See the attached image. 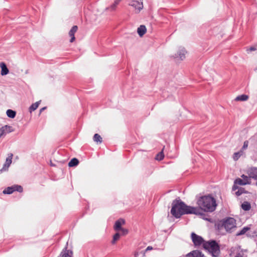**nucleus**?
Returning <instances> with one entry per match:
<instances>
[{
  "label": "nucleus",
  "instance_id": "f257e3e1",
  "mask_svg": "<svg viewBox=\"0 0 257 257\" xmlns=\"http://www.w3.org/2000/svg\"><path fill=\"white\" fill-rule=\"evenodd\" d=\"M171 213L176 218H179L182 215L185 214H200L197 207L188 206L182 201L179 200H176L173 202Z\"/></svg>",
  "mask_w": 257,
  "mask_h": 257
},
{
  "label": "nucleus",
  "instance_id": "f03ea898",
  "mask_svg": "<svg viewBox=\"0 0 257 257\" xmlns=\"http://www.w3.org/2000/svg\"><path fill=\"white\" fill-rule=\"evenodd\" d=\"M197 204L200 209L205 212H212L216 206L215 199L210 195L203 196L197 200Z\"/></svg>",
  "mask_w": 257,
  "mask_h": 257
},
{
  "label": "nucleus",
  "instance_id": "7ed1b4c3",
  "mask_svg": "<svg viewBox=\"0 0 257 257\" xmlns=\"http://www.w3.org/2000/svg\"><path fill=\"white\" fill-rule=\"evenodd\" d=\"M236 221L231 217L220 221L217 224L218 229L220 230L223 228L227 232H232L236 228Z\"/></svg>",
  "mask_w": 257,
  "mask_h": 257
},
{
  "label": "nucleus",
  "instance_id": "20e7f679",
  "mask_svg": "<svg viewBox=\"0 0 257 257\" xmlns=\"http://www.w3.org/2000/svg\"><path fill=\"white\" fill-rule=\"evenodd\" d=\"M203 247L210 252L214 257H218L220 248L218 243L214 240L207 241L203 243Z\"/></svg>",
  "mask_w": 257,
  "mask_h": 257
},
{
  "label": "nucleus",
  "instance_id": "39448f33",
  "mask_svg": "<svg viewBox=\"0 0 257 257\" xmlns=\"http://www.w3.org/2000/svg\"><path fill=\"white\" fill-rule=\"evenodd\" d=\"M241 178H237L234 181V184L239 185H245L246 184H251V177H250L248 175L246 176L244 175H241Z\"/></svg>",
  "mask_w": 257,
  "mask_h": 257
},
{
  "label": "nucleus",
  "instance_id": "423d86ee",
  "mask_svg": "<svg viewBox=\"0 0 257 257\" xmlns=\"http://www.w3.org/2000/svg\"><path fill=\"white\" fill-rule=\"evenodd\" d=\"M15 191L19 192H22L23 191V188L21 185H15L6 188L3 192L5 194H11Z\"/></svg>",
  "mask_w": 257,
  "mask_h": 257
},
{
  "label": "nucleus",
  "instance_id": "0eeeda50",
  "mask_svg": "<svg viewBox=\"0 0 257 257\" xmlns=\"http://www.w3.org/2000/svg\"><path fill=\"white\" fill-rule=\"evenodd\" d=\"M191 238L195 246H200L201 244L203 245V243H205L201 236L197 235L194 232L191 234Z\"/></svg>",
  "mask_w": 257,
  "mask_h": 257
},
{
  "label": "nucleus",
  "instance_id": "6e6552de",
  "mask_svg": "<svg viewBox=\"0 0 257 257\" xmlns=\"http://www.w3.org/2000/svg\"><path fill=\"white\" fill-rule=\"evenodd\" d=\"M129 5L134 7L137 13L143 9L142 0H132Z\"/></svg>",
  "mask_w": 257,
  "mask_h": 257
},
{
  "label": "nucleus",
  "instance_id": "1a4fd4ad",
  "mask_svg": "<svg viewBox=\"0 0 257 257\" xmlns=\"http://www.w3.org/2000/svg\"><path fill=\"white\" fill-rule=\"evenodd\" d=\"M13 154L10 153L8 154V157L7 158L6 162L4 164L3 168L0 170V172L7 171L12 162V159Z\"/></svg>",
  "mask_w": 257,
  "mask_h": 257
},
{
  "label": "nucleus",
  "instance_id": "9d476101",
  "mask_svg": "<svg viewBox=\"0 0 257 257\" xmlns=\"http://www.w3.org/2000/svg\"><path fill=\"white\" fill-rule=\"evenodd\" d=\"M14 131V129L12 126L5 125L0 128V138Z\"/></svg>",
  "mask_w": 257,
  "mask_h": 257
},
{
  "label": "nucleus",
  "instance_id": "9b49d317",
  "mask_svg": "<svg viewBox=\"0 0 257 257\" xmlns=\"http://www.w3.org/2000/svg\"><path fill=\"white\" fill-rule=\"evenodd\" d=\"M78 30V27L77 26H74L72 27L71 29L69 31L68 35L71 38L70 39V42L73 43L75 40V34Z\"/></svg>",
  "mask_w": 257,
  "mask_h": 257
},
{
  "label": "nucleus",
  "instance_id": "f8f14e48",
  "mask_svg": "<svg viewBox=\"0 0 257 257\" xmlns=\"http://www.w3.org/2000/svg\"><path fill=\"white\" fill-rule=\"evenodd\" d=\"M247 175L254 180L257 179V168H250L247 171Z\"/></svg>",
  "mask_w": 257,
  "mask_h": 257
},
{
  "label": "nucleus",
  "instance_id": "ddd939ff",
  "mask_svg": "<svg viewBox=\"0 0 257 257\" xmlns=\"http://www.w3.org/2000/svg\"><path fill=\"white\" fill-rule=\"evenodd\" d=\"M125 221L123 219H119L117 220L114 224V229L115 231L119 230L121 228V225L124 224Z\"/></svg>",
  "mask_w": 257,
  "mask_h": 257
},
{
  "label": "nucleus",
  "instance_id": "4468645a",
  "mask_svg": "<svg viewBox=\"0 0 257 257\" xmlns=\"http://www.w3.org/2000/svg\"><path fill=\"white\" fill-rule=\"evenodd\" d=\"M73 252L71 250H68L66 248L63 249L60 255V257H72Z\"/></svg>",
  "mask_w": 257,
  "mask_h": 257
},
{
  "label": "nucleus",
  "instance_id": "2eb2a0df",
  "mask_svg": "<svg viewBox=\"0 0 257 257\" xmlns=\"http://www.w3.org/2000/svg\"><path fill=\"white\" fill-rule=\"evenodd\" d=\"M0 67L2 69L1 73L2 75H3V76L6 75L9 73V70L5 63H4V62L1 63Z\"/></svg>",
  "mask_w": 257,
  "mask_h": 257
},
{
  "label": "nucleus",
  "instance_id": "dca6fc26",
  "mask_svg": "<svg viewBox=\"0 0 257 257\" xmlns=\"http://www.w3.org/2000/svg\"><path fill=\"white\" fill-rule=\"evenodd\" d=\"M146 31L147 29L144 25L140 26L137 30L138 33L140 37H142L146 33Z\"/></svg>",
  "mask_w": 257,
  "mask_h": 257
},
{
  "label": "nucleus",
  "instance_id": "f3484780",
  "mask_svg": "<svg viewBox=\"0 0 257 257\" xmlns=\"http://www.w3.org/2000/svg\"><path fill=\"white\" fill-rule=\"evenodd\" d=\"M164 149H165V146L163 147L162 151L156 156L155 159L156 160L161 161L164 159V154L163 153V151H164Z\"/></svg>",
  "mask_w": 257,
  "mask_h": 257
},
{
  "label": "nucleus",
  "instance_id": "a211bd4d",
  "mask_svg": "<svg viewBox=\"0 0 257 257\" xmlns=\"http://www.w3.org/2000/svg\"><path fill=\"white\" fill-rule=\"evenodd\" d=\"M79 163V161L76 158H73L68 163V166L70 167L77 166Z\"/></svg>",
  "mask_w": 257,
  "mask_h": 257
},
{
  "label": "nucleus",
  "instance_id": "6ab92c4d",
  "mask_svg": "<svg viewBox=\"0 0 257 257\" xmlns=\"http://www.w3.org/2000/svg\"><path fill=\"white\" fill-rule=\"evenodd\" d=\"M41 101H37L34 103H33L29 108L30 112L35 110L39 106Z\"/></svg>",
  "mask_w": 257,
  "mask_h": 257
},
{
  "label": "nucleus",
  "instance_id": "aec40b11",
  "mask_svg": "<svg viewBox=\"0 0 257 257\" xmlns=\"http://www.w3.org/2000/svg\"><path fill=\"white\" fill-rule=\"evenodd\" d=\"M248 96L245 94H242L236 97L235 99L236 101H246L248 99Z\"/></svg>",
  "mask_w": 257,
  "mask_h": 257
},
{
  "label": "nucleus",
  "instance_id": "412c9836",
  "mask_svg": "<svg viewBox=\"0 0 257 257\" xmlns=\"http://www.w3.org/2000/svg\"><path fill=\"white\" fill-rule=\"evenodd\" d=\"M7 115L8 117L13 118L16 116V112L12 109H8L6 112Z\"/></svg>",
  "mask_w": 257,
  "mask_h": 257
},
{
  "label": "nucleus",
  "instance_id": "4be33fe9",
  "mask_svg": "<svg viewBox=\"0 0 257 257\" xmlns=\"http://www.w3.org/2000/svg\"><path fill=\"white\" fill-rule=\"evenodd\" d=\"M93 141L97 143H101L102 139L99 135L95 134L93 136Z\"/></svg>",
  "mask_w": 257,
  "mask_h": 257
},
{
  "label": "nucleus",
  "instance_id": "5701e85b",
  "mask_svg": "<svg viewBox=\"0 0 257 257\" xmlns=\"http://www.w3.org/2000/svg\"><path fill=\"white\" fill-rule=\"evenodd\" d=\"M192 254L193 257H206L201 252L197 250L192 251Z\"/></svg>",
  "mask_w": 257,
  "mask_h": 257
},
{
  "label": "nucleus",
  "instance_id": "b1692460",
  "mask_svg": "<svg viewBox=\"0 0 257 257\" xmlns=\"http://www.w3.org/2000/svg\"><path fill=\"white\" fill-rule=\"evenodd\" d=\"M241 207L242 209H243L244 210L248 211L250 209L251 206L249 203L247 202H244L242 204Z\"/></svg>",
  "mask_w": 257,
  "mask_h": 257
},
{
  "label": "nucleus",
  "instance_id": "393cba45",
  "mask_svg": "<svg viewBox=\"0 0 257 257\" xmlns=\"http://www.w3.org/2000/svg\"><path fill=\"white\" fill-rule=\"evenodd\" d=\"M186 53V51L183 49L179 51V52H178V55L181 60H183L185 58Z\"/></svg>",
  "mask_w": 257,
  "mask_h": 257
},
{
  "label": "nucleus",
  "instance_id": "a878e982",
  "mask_svg": "<svg viewBox=\"0 0 257 257\" xmlns=\"http://www.w3.org/2000/svg\"><path fill=\"white\" fill-rule=\"evenodd\" d=\"M120 234L117 232L113 236V239L111 241V243L113 244H114L116 242V241H117L118 240H119V238H120Z\"/></svg>",
  "mask_w": 257,
  "mask_h": 257
},
{
  "label": "nucleus",
  "instance_id": "bb28decb",
  "mask_svg": "<svg viewBox=\"0 0 257 257\" xmlns=\"http://www.w3.org/2000/svg\"><path fill=\"white\" fill-rule=\"evenodd\" d=\"M250 229V227L246 226L243 227L241 231L239 232H238L236 235H241L242 234H244L245 233H246L248 230Z\"/></svg>",
  "mask_w": 257,
  "mask_h": 257
},
{
  "label": "nucleus",
  "instance_id": "cd10ccee",
  "mask_svg": "<svg viewBox=\"0 0 257 257\" xmlns=\"http://www.w3.org/2000/svg\"><path fill=\"white\" fill-rule=\"evenodd\" d=\"M121 0H115L114 3L108 8L111 11L114 10Z\"/></svg>",
  "mask_w": 257,
  "mask_h": 257
},
{
  "label": "nucleus",
  "instance_id": "c85d7f7f",
  "mask_svg": "<svg viewBox=\"0 0 257 257\" xmlns=\"http://www.w3.org/2000/svg\"><path fill=\"white\" fill-rule=\"evenodd\" d=\"M242 154V152L240 151L239 152L235 153L233 155V159L234 160H237L238 158L241 156Z\"/></svg>",
  "mask_w": 257,
  "mask_h": 257
},
{
  "label": "nucleus",
  "instance_id": "c756f323",
  "mask_svg": "<svg viewBox=\"0 0 257 257\" xmlns=\"http://www.w3.org/2000/svg\"><path fill=\"white\" fill-rule=\"evenodd\" d=\"M119 230L121 231V234L122 235H125L127 234L128 232V230L127 229L123 228H121Z\"/></svg>",
  "mask_w": 257,
  "mask_h": 257
},
{
  "label": "nucleus",
  "instance_id": "7c9ffc66",
  "mask_svg": "<svg viewBox=\"0 0 257 257\" xmlns=\"http://www.w3.org/2000/svg\"><path fill=\"white\" fill-rule=\"evenodd\" d=\"M248 142L247 141H245L243 143V146L242 148V150L246 149L248 147Z\"/></svg>",
  "mask_w": 257,
  "mask_h": 257
},
{
  "label": "nucleus",
  "instance_id": "2f4dec72",
  "mask_svg": "<svg viewBox=\"0 0 257 257\" xmlns=\"http://www.w3.org/2000/svg\"><path fill=\"white\" fill-rule=\"evenodd\" d=\"M152 249H153V247L152 246H148L144 252L143 256H145L146 252H147V251H149V250H152Z\"/></svg>",
  "mask_w": 257,
  "mask_h": 257
},
{
  "label": "nucleus",
  "instance_id": "473e14b6",
  "mask_svg": "<svg viewBox=\"0 0 257 257\" xmlns=\"http://www.w3.org/2000/svg\"><path fill=\"white\" fill-rule=\"evenodd\" d=\"M235 257H243V253L242 252H239L236 254Z\"/></svg>",
  "mask_w": 257,
  "mask_h": 257
},
{
  "label": "nucleus",
  "instance_id": "72a5a7b5",
  "mask_svg": "<svg viewBox=\"0 0 257 257\" xmlns=\"http://www.w3.org/2000/svg\"><path fill=\"white\" fill-rule=\"evenodd\" d=\"M256 50V48L254 47H250L248 49H247V51H252Z\"/></svg>",
  "mask_w": 257,
  "mask_h": 257
},
{
  "label": "nucleus",
  "instance_id": "f704fd0d",
  "mask_svg": "<svg viewBox=\"0 0 257 257\" xmlns=\"http://www.w3.org/2000/svg\"><path fill=\"white\" fill-rule=\"evenodd\" d=\"M235 193L237 196H239L242 193V192L241 190H239Z\"/></svg>",
  "mask_w": 257,
  "mask_h": 257
},
{
  "label": "nucleus",
  "instance_id": "c9c22d12",
  "mask_svg": "<svg viewBox=\"0 0 257 257\" xmlns=\"http://www.w3.org/2000/svg\"><path fill=\"white\" fill-rule=\"evenodd\" d=\"M138 255H139V253L138 252H136L135 253V257H138Z\"/></svg>",
  "mask_w": 257,
  "mask_h": 257
},
{
  "label": "nucleus",
  "instance_id": "e433bc0d",
  "mask_svg": "<svg viewBox=\"0 0 257 257\" xmlns=\"http://www.w3.org/2000/svg\"><path fill=\"white\" fill-rule=\"evenodd\" d=\"M46 107H43L40 109V112H41L42 111H43L44 109H45Z\"/></svg>",
  "mask_w": 257,
  "mask_h": 257
},
{
  "label": "nucleus",
  "instance_id": "4c0bfd02",
  "mask_svg": "<svg viewBox=\"0 0 257 257\" xmlns=\"http://www.w3.org/2000/svg\"><path fill=\"white\" fill-rule=\"evenodd\" d=\"M255 180L256 181L255 184H256V185L257 186V179H256V180Z\"/></svg>",
  "mask_w": 257,
  "mask_h": 257
}]
</instances>
